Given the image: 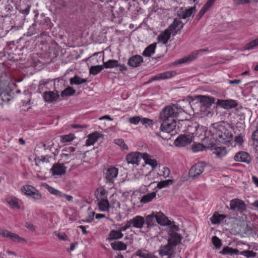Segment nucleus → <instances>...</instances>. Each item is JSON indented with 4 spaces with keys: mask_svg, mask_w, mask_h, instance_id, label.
I'll return each instance as SVG.
<instances>
[{
    "mask_svg": "<svg viewBox=\"0 0 258 258\" xmlns=\"http://www.w3.org/2000/svg\"><path fill=\"white\" fill-rule=\"evenodd\" d=\"M183 111L181 107L175 104L167 106L163 108L160 113V119L162 121L161 131L167 133L173 131L176 127L175 118Z\"/></svg>",
    "mask_w": 258,
    "mask_h": 258,
    "instance_id": "obj_1",
    "label": "nucleus"
},
{
    "mask_svg": "<svg viewBox=\"0 0 258 258\" xmlns=\"http://www.w3.org/2000/svg\"><path fill=\"white\" fill-rule=\"evenodd\" d=\"M210 131L213 133V138L222 144L229 143L232 138V135L223 125H218L217 128L212 127Z\"/></svg>",
    "mask_w": 258,
    "mask_h": 258,
    "instance_id": "obj_2",
    "label": "nucleus"
},
{
    "mask_svg": "<svg viewBox=\"0 0 258 258\" xmlns=\"http://www.w3.org/2000/svg\"><path fill=\"white\" fill-rule=\"evenodd\" d=\"M21 190L25 195L31 196L35 200H39L42 197L40 192L31 185H24L21 188Z\"/></svg>",
    "mask_w": 258,
    "mask_h": 258,
    "instance_id": "obj_3",
    "label": "nucleus"
},
{
    "mask_svg": "<svg viewBox=\"0 0 258 258\" xmlns=\"http://www.w3.org/2000/svg\"><path fill=\"white\" fill-rule=\"evenodd\" d=\"M230 209L242 212L246 210V205L244 201L240 199H233L230 202Z\"/></svg>",
    "mask_w": 258,
    "mask_h": 258,
    "instance_id": "obj_4",
    "label": "nucleus"
},
{
    "mask_svg": "<svg viewBox=\"0 0 258 258\" xmlns=\"http://www.w3.org/2000/svg\"><path fill=\"white\" fill-rule=\"evenodd\" d=\"M205 163L204 162H199L191 167L189 171L190 177L192 178L198 177L201 173L204 171Z\"/></svg>",
    "mask_w": 258,
    "mask_h": 258,
    "instance_id": "obj_5",
    "label": "nucleus"
},
{
    "mask_svg": "<svg viewBox=\"0 0 258 258\" xmlns=\"http://www.w3.org/2000/svg\"><path fill=\"white\" fill-rule=\"evenodd\" d=\"M192 141V137L191 135H181L175 140L174 144L176 147H181L189 144Z\"/></svg>",
    "mask_w": 258,
    "mask_h": 258,
    "instance_id": "obj_6",
    "label": "nucleus"
},
{
    "mask_svg": "<svg viewBox=\"0 0 258 258\" xmlns=\"http://www.w3.org/2000/svg\"><path fill=\"white\" fill-rule=\"evenodd\" d=\"M143 153L136 152L128 154L126 157V160L128 164H137L139 165V162L143 159Z\"/></svg>",
    "mask_w": 258,
    "mask_h": 258,
    "instance_id": "obj_7",
    "label": "nucleus"
},
{
    "mask_svg": "<svg viewBox=\"0 0 258 258\" xmlns=\"http://www.w3.org/2000/svg\"><path fill=\"white\" fill-rule=\"evenodd\" d=\"M118 169L114 167L109 168L105 172L106 182L113 184L118 175Z\"/></svg>",
    "mask_w": 258,
    "mask_h": 258,
    "instance_id": "obj_8",
    "label": "nucleus"
},
{
    "mask_svg": "<svg viewBox=\"0 0 258 258\" xmlns=\"http://www.w3.org/2000/svg\"><path fill=\"white\" fill-rule=\"evenodd\" d=\"M216 104L226 109L233 108L238 105L237 101L232 99H218Z\"/></svg>",
    "mask_w": 258,
    "mask_h": 258,
    "instance_id": "obj_9",
    "label": "nucleus"
},
{
    "mask_svg": "<svg viewBox=\"0 0 258 258\" xmlns=\"http://www.w3.org/2000/svg\"><path fill=\"white\" fill-rule=\"evenodd\" d=\"M174 246L168 243L167 245L160 247L159 250V254L161 256L166 255L171 258L174 254Z\"/></svg>",
    "mask_w": 258,
    "mask_h": 258,
    "instance_id": "obj_10",
    "label": "nucleus"
},
{
    "mask_svg": "<svg viewBox=\"0 0 258 258\" xmlns=\"http://www.w3.org/2000/svg\"><path fill=\"white\" fill-rule=\"evenodd\" d=\"M197 98L200 103L206 108H210L215 102V98L211 96L198 95Z\"/></svg>",
    "mask_w": 258,
    "mask_h": 258,
    "instance_id": "obj_11",
    "label": "nucleus"
},
{
    "mask_svg": "<svg viewBox=\"0 0 258 258\" xmlns=\"http://www.w3.org/2000/svg\"><path fill=\"white\" fill-rule=\"evenodd\" d=\"M183 24L179 19H175L173 23L167 29L169 32L173 33V35H175L178 31L182 28Z\"/></svg>",
    "mask_w": 258,
    "mask_h": 258,
    "instance_id": "obj_12",
    "label": "nucleus"
},
{
    "mask_svg": "<svg viewBox=\"0 0 258 258\" xmlns=\"http://www.w3.org/2000/svg\"><path fill=\"white\" fill-rule=\"evenodd\" d=\"M59 97V95L57 92H54V91H45L43 95L44 101L48 103L56 102Z\"/></svg>",
    "mask_w": 258,
    "mask_h": 258,
    "instance_id": "obj_13",
    "label": "nucleus"
},
{
    "mask_svg": "<svg viewBox=\"0 0 258 258\" xmlns=\"http://www.w3.org/2000/svg\"><path fill=\"white\" fill-rule=\"evenodd\" d=\"M0 235L4 237L10 238L12 240L18 242H25L26 240L23 238L19 236L18 234L12 233L8 230H4L0 232Z\"/></svg>",
    "mask_w": 258,
    "mask_h": 258,
    "instance_id": "obj_14",
    "label": "nucleus"
},
{
    "mask_svg": "<svg viewBox=\"0 0 258 258\" xmlns=\"http://www.w3.org/2000/svg\"><path fill=\"white\" fill-rule=\"evenodd\" d=\"M234 159L237 162H242L246 163H249L251 161L248 154L243 151L237 153L234 157Z\"/></svg>",
    "mask_w": 258,
    "mask_h": 258,
    "instance_id": "obj_15",
    "label": "nucleus"
},
{
    "mask_svg": "<svg viewBox=\"0 0 258 258\" xmlns=\"http://www.w3.org/2000/svg\"><path fill=\"white\" fill-rule=\"evenodd\" d=\"M181 238V235L178 233L174 231H170L168 243L175 247L180 242Z\"/></svg>",
    "mask_w": 258,
    "mask_h": 258,
    "instance_id": "obj_16",
    "label": "nucleus"
},
{
    "mask_svg": "<svg viewBox=\"0 0 258 258\" xmlns=\"http://www.w3.org/2000/svg\"><path fill=\"white\" fill-rule=\"evenodd\" d=\"M132 226L134 227L141 229L145 223V218L141 216H136L130 220Z\"/></svg>",
    "mask_w": 258,
    "mask_h": 258,
    "instance_id": "obj_17",
    "label": "nucleus"
},
{
    "mask_svg": "<svg viewBox=\"0 0 258 258\" xmlns=\"http://www.w3.org/2000/svg\"><path fill=\"white\" fill-rule=\"evenodd\" d=\"M196 11L195 7H191L189 9L184 10L183 8H181L177 12V16L179 19H185L190 17L192 13Z\"/></svg>",
    "mask_w": 258,
    "mask_h": 258,
    "instance_id": "obj_18",
    "label": "nucleus"
},
{
    "mask_svg": "<svg viewBox=\"0 0 258 258\" xmlns=\"http://www.w3.org/2000/svg\"><path fill=\"white\" fill-rule=\"evenodd\" d=\"M157 214L156 212H153L151 214L147 215L146 217L145 224L147 225L148 229H150L156 225Z\"/></svg>",
    "mask_w": 258,
    "mask_h": 258,
    "instance_id": "obj_19",
    "label": "nucleus"
},
{
    "mask_svg": "<svg viewBox=\"0 0 258 258\" xmlns=\"http://www.w3.org/2000/svg\"><path fill=\"white\" fill-rule=\"evenodd\" d=\"M143 61V59L141 55H135L128 59L127 64L132 67H137L140 66Z\"/></svg>",
    "mask_w": 258,
    "mask_h": 258,
    "instance_id": "obj_20",
    "label": "nucleus"
},
{
    "mask_svg": "<svg viewBox=\"0 0 258 258\" xmlns=\"http://www.w3.org/2000/svg\"><path fill=\"white\" fill-rule=\"evenodd\" d=\"M157 223L163 226L170 225L171 222L168 220V218L161 212H156Z\"/></svg>",
    "mask_w": 258,
    "mask_h": 258,
    "instance_id": "obj_21",
    "label": "nucleus"
},
{
    "mask_svg": "<svg viewBox=\"0 0 258 258\" xmlns=\"http://www.w3.org/2000/svg\"><path fill=\"white\" fill-rule=\"evenodd\" d=\"M98 201L97 205L99 210L102 212H108L110 209V204L107 199H101Z\"/></svg>",
    "mask_w": 258,
    "mask_h": 258,
    "instance_id": "obj_22",
    "label": "nucleus"
},
{
    "mask_svg": "<svg viewBox=\"0 0 258 258\" xmlns=\"http://www.w3.org/2000/svg\"><path fill=\"white\" fill-rule=\"evenodd\" d=\"M143 159L144 160L146 164L150 165L153 168H155L158 166L156 160L152 158L151 156L147 153H143Z\"/></svg>",
    "mask_w": 258,
    "mask_h": 258,
    "instance_id": "obj_23",
    "label": "nucleus"
},
{
    "mask_svg": "<svg viewBox=\"0 0 258 258\" xmlns=\"http://www.w3.org/2000/svg\"><path fill=\"white\" fill-rule=\"evenodd\" d=\"M173 74L174 72L172 71L158 74L155 76L151 78V79L148 81V83H150L155 80L170 78L173 76Z\"/></svg>",
    "mask_w": 258,
    "mask_h": 258,
    "instance_id": "obj_24",
    "label": "nucleus"
},
{
    "mask_svg": "<svg viewBox=\"0 0 258 258\" xmlns=\"http://www.w3.org/2000/svg\"><path fill=\"white\" fill-rule=\"evenodd\" d=\"M6 201L12 209H20V206L19 205L18 199L16 197L14 196H9L6 198Z\"/></svg>",
    "mask_w": 258,
    "mask_h": 258,
    "instance_id": "obj_25",
    "label": "nucleus"
},
{
    "mask_svg": "<svg viewBox=\"0 0 258 258\" xmlns=\"http://www.w3.org/2000/svg\"><path fill=\"white\" fill-rule=\"evenodd\" d=\"M51 170L54 175H61L64 174L66 172V167L63 164H54Z\"/></svg>",
    "mask_w": 258,
    "mask_h": 258,
    "instance_id": "obj_26",
    "label": "nucleus"
},
{
    "mask_svg": "<svg viewBox=\"0 0 258 258\" xmlns=\"http://www.w3.org/2000/svg\"><path fill=\"white\" fill-rule=\"evenodd\" d=\"M227 216L224 214H220L218 212H215L213 216L211 217L210 220L212 224H219Z\"/></svg>",
    "mask_w": 258,
    "mask_h": 258,
    "instance_id": "obj_27",
    "label": "nucleus"
},
{
    "mask_svg": "<svg viewBox=\"0 0 258 258\" xmlns=\"http://www.w3.org/2000/svg\"><path fill=\"white\" fill-rule=\"evenodd\" d=\"M123 234L121 231L119 229L117 230H111L108 234V240L112 241L122 238Z\"/></svg>",
    "mask_w": 258,
    "mask_h": 258,
    "instance_id": "obj_28",
    "label": "nucleus"
},
{
    "mask_svg": "<svg viewBox=\"0 0 258 258\" xmlns=\"http://www.w3.org/2000/svg\"><path fill=\"white\" fill-rule=\"evenodd\" d=\"M171 32L168 30L166 29L162 32L158 37L159 42H161L163 44H165L167 43L168 40L170 38Z\"/></svg>",
    "mask_w": 258,
    "mask_h": 258,
    "instance_id": "obj_29",
    "label": "nucleus"
},
{
    "mask_svg": "<svg viewBox=\"0 0 258 258\" xmlns=\"http://www.w3.org/2000/svg\"><path fill=\"white\" fill-rule=\"evenodd\" d=\"M220 253L222 254H229L232 255L240 254V252L237 249L233 248L229 246H225L223 248L222 250L220 251Z\"/></svg>",
    "mask_w": 258,
    "mask_h": 258,
    "instance_id": "obj_30",
    "label": "nucleus"
},
{
    "mask_svg": "<svg viewBox=\"0 0 258 258\" xmlns=\"http://www.w3.org/2000/svg\"><path fill=\"white\" fill-rule=\"evenodd\" d=\"M136 255L142 258H158L153 254L148 252L146 249H139L136 251Z\"/></svg>",
    "mask_w": 258,
    "mask_h": 258,
    "instance_id": "obj_31",
    "label": "nucleus"
},
{
    "mask_svg": "<svg viewBox=\"0 0 258 258\" xmlns=\"http://www.w3.org/2000/svg\"><path fill=\"white\" fill-rule=\"evenodd\" d=\"M98 138L99 134L97 132L89 135L86 140V145L87 146L93 145L97 141Z\"/></svg>",
    "mask_w": 258,
    "mask_h": 258,
    "instance_id": "obj_32",
    "label": "nucleus"
},
{
    "mask_svg": "<svg viewBox=\"0 0 258 258\" xmlns=\"http://www.w3.org/2000/svg\"><path fill=\"white\" fill-rule=\"evenodd\" d=\"M111 247L116 250H123L126 249V244L122 241H115L111 243Z\"/></svg>",
    "mask_w": 258,
    "mask_h": 258,
    "instance_id": "obj_33",
    "label": "nucleus"
},
{
    "mask_svg": "<svg viewBox=\"0 0 258 258\" xmlns=\"http://www.w3.org/2000/svg\"><path fill=\"white\" fill-rule=\"evenodd\" d=\"M87 82V79H82L77 75L75 76L73 78H71L70 80V84L72 85H81Z\"/></svg>",
    "mask_w": 258,
    "mask_h": 258,
    "instance_id": "obj_34",
    "label": "nucleus"
},
{
    "mask_svg": "<svg viewBox=\"0 0 258 258\" xmlns=\"http://www.w3.org/2000/svg\"><path fill=\"white\" fill-rule=\"evenodd\" d=\"M198 53L196 51V52H193L190 54L189 56L184 57L182 59H180L177 61H175V63L176 64H181L182 63L186 62L187 61H192L194 60L197 56Z\"/></svg>",
    "mask_w": 258,
    "mask_h": 258,
    "instance_id": "obj_35",
    "label": "nucleus"
},
{
    "mask_svg": "<svg viewBox=\"0 0 258 258\" xmlns=\"http://www.w3.org/2000/svg\"><path fill=\"white\" fill-rule=\"evenodd\" d=\"M156 44L153 43L148 46L143 51L142 54L145 56L149 57L155 52Z\"/></svg>",
    "mask_w": 258,
    "mask_h": 258,
    "instance_id": "obj_36",
    "label": "nucleus"
},
{
    "mask_svg": "<svg viewBox=\"0 0 258 258\" xmlns=\"http://www.w3.org/2000/svg\"><path fill=\"white\" fill-rule=\"evenodd\" d=\"M97 192H98L96 196L97 200H99L101 199H107L108 191L103 187H100L98 188Z\"/></svg>",
    "mask_w": 258,
    "mask_h": 258,
    "instance_id": "obj_37",
    "label": "nucleus"
},
{
    "mask_svg": "<svg viewBox=\"0 0 258 258\" xmlns=\"http://www.w3.org/2000/svg\"><path fill=\"white\" fill-rule=\"evenodd\" d=\"M213 153L216 154L218 157L221 158L225 156L226 153V149L223 147H216L214 149Z\"/></svg>",
    "mask_w": 258,
    "mask_h": 258,
    "instance_id": "obj_38",
    "label": "nucleus"
},
{
    "mask_svg": "<svg viewBox=\"0 0 258 258\" xmlns=\"http://www.w3.org/2000/svg\"><path fill=\"white\" fill-rule=\"evenodd\" d=\"M104 68H114L119 66L118 61L115 59H109L106 62H103Z\"/></svg>",
    "mask_w": 258,
    "mask_h": 258,
    "instance_id": "obj_39",
    "label": "nucleus"
},
{
    "mask_svg": "<svg viewBox=\"0 0 258 258\" xmlns=\"http://www.w3.org/2000/svg\"><path fill=\"white\" fill-rule=\"evenodd\" d=\"M156 194L155 192H152L147 194L142 198L141 202L143 203H147L151 201L155 197Z\"/></svg>",
    "mask_w": 258,
    "mask_h": 258,
    "instance_id": "obj_40",
    "label": "nucleus"
},
{
    "mask_svg": "<svg viewBox=\"0 0 258 258\" xmlns=\"http://www.w3.org/2000/svg\"><path fill=\"white\" fill-rule=\"evenodd\" d=\"M104 68L103 65L91 66L89 69V73L90 74L96 75L99 73Z\"/></svg>",
    "mask_w": 258,
    "mask_h": 258,
    "instance_id": "obj_41",
    "label": "nucleus"
},
{
    "mask_svg": "<svg viewBox=\"0 0 258 258\" xmlns=\"http://www.w3.org/2000/svg\"><path fill=\"white\" fill-rule=\"evenodd\" d=\"M173 183L172 179H167L159 182L157 185V188L161 189L162 188L167 187Z\"/></svg>",
    "mask_w": 258,
    "mask_h": 258,
    "instance_id": "obj_42",
    "label": "nucleus"
},
{
    "mask_svg": "<svg viewBox=\"0 0 258 258\" xmlns=\"http://www.w3.org/2000/svg\"><path fill=\"white\" fill-rule=\"evenodd\" d=\"M76 92V90H74L71 87H68L63 91L61 92L60 95L62 97H65L67 96H70L74 95Z\"/></svg>",
    "mask_w": 258,
    "mask_h": 258,
    "instance_id": "obj_43",
    "label": "nucleus"
},
{
    "mask_svg": "<svg viewBox=\"0 0 258 258\" xmlns=\"http://www.w3.org/2000/svg\"><path fill=\"white\" fill-rule=\"evenodd\" d=\"M75 137L74 134H70L68 135H63L60 136V142L61 143L69 142L72 141Z\"/></svg>",
    "mask_w": 258,
    "mask_h": 258,
    "instance_id": "obj_44",
    "label": "nucleus"
},
{
    "mask_svg": "<svg viewBox=\"0 0 258 258\" xmlns=\"http://www.w3.org/2000/svg\"><path fill=\"white\" fill-rule=\"evenodd\" d=\"M240 254L245 256L246 258L254 257L257 255V253L252 250H243L240 252Z\"/></svg>",
    "mask_w": 258,
    "mask_h": 258,
    "instance_id": "obj_45",
    "label": "nucleus"
},
{
    "mask_svg": "<svg viewBox=\"0 0 258 258\" xmlns=\"http://www.w3.org/2000/svg\"><path fill=\"white\" fill-rule=\"evenodd\" d=\"M258 45V39H254L246 44L244 47L245 50L255 49Z\"/></svg>",
    "mask_w": 258,
    "mask_h": 258,
    "instance_id": "obj_46",
    "label": "nucleus"
},
{
    "mask_svg": "<svg viewBox=\"0 0 258 258\" xmlns=\"http://www.w3.org/2000/svg\"><path fill=\"white\" fill-rule=\"evenodd\" d=\"M191 149L193 152H197L203 151L205 149V147L202 144L198 143L192 145Z\"/></svg>",
    "mask_w": 258,
    "mask_h": 258,
    "instance_id": "obj_47",
    "label": "nucleus"
},
{
    "mask_svg": "<svg viewBox=\"0 0 258 258\" xmlns=\"http://www.w3.org/2000/svg\"><path fill=\"white\" fill-rule=\"evenodd\" d=\"M47 189L48 191L51 194L57 196L58 197H62V193L59 190L54 188L49 185H47Z\"/></svg>",
    "mask_w": 258,
    "mask_h": 258,
    "instance_id": "obj_48",
    "label": "nucleus"
},
{
    "mask_svg": "<svg viewBox=\"0 0 258 258\" xmlns=\"http://www.w3.org/2000/svg\"><path fill=\"white\" fill-rule=\"evenodd\" d=\"M114 143L120 146L123 150H128L127 146L125 144L123 140L119 139L114 140Z\"/></svg>",
    "mask_w": 258,
    "mask_h": 258,
    "instance_id": "obj_49",
    "label": "nucleus"
},
{
    "mask_svg": "<svg viewBox=\"0 0 258 258\" xmlns=\"http://www.w3.org/2000/svg\"><path fill=\"white\" fill-rule=\"evenodd\" d=\"M210 9V7L208 6V5H206L205 4L204 7L202 8V9L200 10L199 14H198L196 19L197 20H200L202 16L205 14V13Z\"/></svg>",
    "mask_w": 258,
    "mask_h": 258,
    "instance_id": "obj_50",
    "label": "nucleus"
},
{
    "mask_svg": "<svg viewBox=\"0 0 258 258\" xmlns=\"http://www.w3.org/2000/svg\"><path fill=\"white\" fill-rule=\"evenodd\" d=\"M132 225L130 223V220L127 221L124 226H122L120 224H118L115 225V227L117 229H119L121 232L125 231L126 229L130 228L131 227Z\"/></svg>",
    "mask_w": 258,
    "mask_h": 258,
    "instance_id": "obj_51",
    "label": "nucleus"
},
{
    "mask_svg": "<svg viewBox=\"0 0 258 258\" xmlns=\"http://www.w3.org/2000/svg\"><path fill=\"white\" fill-rule=\"evenodd\" d=\"M212 242L216 248H220L222 245L221 240L216 236L212 237Z\"/></svg>",
    "mask_w": 258,
    "mask_h": 258,
    "instance_id": "obj_52",
    "label": "nucleus"
},
{
    "mask_svg": "<svg viewBox=\"0 0 258 258\" xmlns=\"http://www.w3.org/2000/svg\"><path fill=\"white\" fill-rule=\"evenodd\" d=\"M170 171L167 167H163L161 171L160 172V175L165 177H168L170 175Z\"/></svg>",
    "mask_w": 258,
    "mask_h": 258,
    "instance_id": "obj_53",
    "label": "nucleus"
},
{
    "mask_svg": "<svg viewBox=\"0 0 258 258\" xmlns=\"http://www.w3.org/2000/svg\"><path fill=\"white\" fill-rule=\"evenodd\" d=\"M234 141L238 144L241 145L243 142V136L241 134H239V135L235 136Z\"/></svg>",
    "mask_w": 258,
    "mask_h": 258,
    "instance_id": "obj_54",
    "label": "nucleus"
},
{
    "mask_svg": "<svg viewBox=\"0 0 258 258\" xmlns=\"http://www.w3.org/2000/svg\"><path fill=\"white\" fill-rule=\"evenodd\" d=\"M141 120V118L139 116H134L131 117L129 119L130 122L131 123L136 124Z\"/></svg>",
    "mask_w": 258,
    "mask_h": 258,
    "instance_id": "obj_55",
    "label": "nucleus"
},
{
    "mask_svg": "<svg viewBox=\"0 0 258 258\" xmlns=\"http://www.w3.org/2000/svg\"><path fill=\"white\" fill-rule=\"evenodd\" d=\"M143 124H148L150 125L152 123V120L148 118H143L140 120Z\"/></svg>",
    "mask_w": 258,
    "mask_h": 258,
    "instance_id": "obj_56",
    "label": "nucleus"
},
{
    "mask_svg": "<svg viewBox=\"0 0 258 258\" xmlns=\"http://www.w3.org/2000/svg\"><path fill=\"white\" fill-rule=\"evenodd\" d=\"M30 8V7L29 5H26L25 8L20 10V12L23 14L27 15L29 13Z\"/></svg>",
    "mask_w": 258,
    "mask_h": 258,
    "instance_id": "obj_57",
    "label": "nucleus"
},
{
    "mask_svg": "<svg viewBox=\"0 0 258 258\" xmlns=\"http://www.w3.org/2000/svg\"><path fill=\"white\" fill-rule=\"evenodd\" d=\"M250 2V0H234V3L238 5L249 3Z\"/></svg>",
    "mask_w": 258,
    "mask_h": 258,
    "instance_id": "obj_58",
    "label": "nucleus"
},
{
    "mask_svg": "<svg viewBox=\"0 0 258 258\" xmlns=\"http://www.w3.org/2000/svg\"><path fill=\"white\" fill-rule=\"evenodd\" d=\"M25 227L29 229L31 231H35V228L34 226L30 223H26L25 224Z\"/></svg>",
    "mask_w": 258,
    "mask_h": 258,
    "instance_id": "obj_59",
    "label": "nucleus"
},
{
    "mask_svg": "<svg viewBox=\"0 0 258 258\" xmlns=\"http://www.w3.org/2000/svg\"><path fill=\"white\" fill-rule=\"evenodd\" d=\"M252 138L258 143V129L255 131L252 134Z\"/></svg>",
    "mask_w": 258,
    "mask_h": 258,
    "instance_id": "obj_60",
    "label": "nucleus"
},
{
    "mask_svg": "<svg viewBox=\"0 0 258 258\" xmlns=\"http://www.w3.org/2000/svg\"><path fill=\"white\" fill-rule=\"evenodd\" d=\"M76 149L73 147H69L68 148H66L63 151L69 152L68 153H74Z\"/></svg>",
    "mask_w": 258,
    "mask_h": 258,
    "instance_id": "obj_61",
    "label": "nucleus"
},
{
    "mask_svg": "<svg viewBox=\"0 0 258 258\" xmlns=\"http://www.w3.org/2000/svg\"><path fill=\"white\" fill-rule=\"evenodd\" d=\"M241 83V80L239 79H236L234 80H229L228 83L231 85H237Z\"/></svg>",
    "mask_w": 258,
    "mask_h": 258,
    "instance_id": "obj_62",
    "label": "nucleus"
},
{
    "mask_svg": "<svg viewBox=\"0 0 258 258\" xmlns=\"http://www.w3.org/2000/svg\"><path fill=\"white\" fill-rule=\"evenodd\" d=\"M46 82L44 80H41L39 82V84L38 85V90H41L43 89V86L46 84Z\"/></svg>",
    "mask_w": 258,
    "mask_h": 258,
    "instance_id": "obj_63",
    "label": "nucleus"
},
{
    "mask_svg": "<svg viewBox=\"0 0 258 258\" xmlns=\"http://www.w3.org/2000/svg\"><path fill=\"white\" fill-rule=\"evenodd\" d=\"M252 180L255 186L258 187V178L255 176L252 177Z\"/></svg>",
    "mask_w": 258,
    "mask_h": 258,
    "instance_id": "obj_64",
    "label": "nucleus"
}]
</instances>
